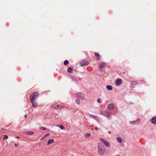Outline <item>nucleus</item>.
I'll list each match as a JSON object with an SVG mask.
<instances>
[{
	"instance_id": "1",
	"label": "nucleus",
	"mask_w": 156,
	"mask_h": 156,
	"mask_svg": "<svg viewBox=\"0 0 156 156\" xmlns=\"http://www.w3.org/2000/svg\"><path fill=\"white\" fill-rule=\"evenodd\" d=\"M98 152L101 155H103L105 152V147L101 144H98Z\"/></svg>"
},
{
	"instance_id": "4",
	"label": "nucleus",
	"mask_w": 156,
	"mask_h": 156,
	"mask_svg": "<svg viewBox=\"0 0 156 156\" xmlns=\"http://www.w3.org/2000/svg\"><path fill=\"white\" fill-rule=\"evenodd\" d=\"M140 120L139 119H138L137 120H136L133 121H129V123L130 124L132 125H137L139 124L140 122Z\"/></svg>"
},
{
	"instance_id": "16",
	"label": "nucleus",
	"mask_w": 156,
	"mask_h": 156,
	"mask_svg": "<svg viewBox=\"0 0 156 156\" xmlns=\"http://www.w3.org/2000/svg\"><path fill=\"white\" fill-rule=\"evenodd\" d=\"M94 54L97 57V60H99L100 58V57L99 55V54L98 53L95 52L94 53Z\"/></svg>"
},
{
	"instance_id": "30",
	"label": "nucleus",
	"mask_w": 156,
	"mask_h": 156,
	"mask_svg": "<svg viewBox=\"0 0 156 156\" xmlns=\"http://www.w3.org/2000/svg\"><path fill=\"white\" fill-rule=\"evenodd\" d=\"M49 133H47V134H46L45 136H44V137H47V136H49Z\"/></svg>"
},
{
	"instance_id": "2",
	"label": "nucleus",
	"mask_w": 156,
	"mask_h": 156,
	"mask_svg": "<svg viewBox=\"0 0 156 156\" xmlns=\"http://www.w3.org/2000/svg\"><path fill=\"white\" fill-rule=\"evenodd\" d=\"M39 93L37 92H35L32 94L30 96V101H34L38 97Z\"/></svg>"
},
{
	"instance_id": "13",
	"label": "nucleus",
	"mask_w": 156,
	"mask_h": 156,
	"mask_svg": "<svg viewBox=\"0 0 156 156\" xmlns=\"http://www.w3.org/2000/svg\"><path fill=\"white\" fill-rule=\"evenodd\" d=\"M32 103V106L34 107H37L38 106L37 103L34 101H30Z\"/></svg>"
},
{
	"instance_id": "11",
	"label": "nucleus",
	"mask_w": 156,
	"mask_h": 156,
	"mask_svg": "<svg viewBox=\"0 0 156 156\" xmlns=\"http://www.w3.org/2000/svg\"><path fill=\"white\" fill-rule=\"evenodd\" d=\"M115 106L113 104H110L108 106V109L111 111L112 110L115 108Z\"/></svg>"
},
{
	"instance_id": "37",
	"label": "nucleus",
	"mask_w": 156,
	"mask_h": 156,
	"mask_svg": "<svg viewBox=\"0 0 156 156\" xmlns=\"http://www.w3.org/2000/svg\"><path fill=\"white\" fill-rule=\"evenodd\" d=\"M16 138H19V136H17L16 137Z\"/></svg>"
},
{
	"instance_id": "29",
	"label": "nucleus",
	"mask_w": 156,
	"mask_h": 156,
	"mask_svg": "<svg viewBox=\"0 0 156 156\" xmlns=\"http://www.w3.org/2000/svg\"><path fill=\"white\" fill-rule=\"evenodd\" d=\"M59 127L61 129H63L64 128V127L62 125H60Z\"/></svg>"
},
{
	"instance_id": "8",
	"label": "nucleus",
	"mask_w": 156,
	"mask_h": 156,
	"mask_svg": "<svg viewBox=\"0 0 156 156\" xmlns=\"http://www.w3.org/2000/svg\"><path fill=\"white\" fill-rule=\"evenodd\" d=\"M89 64L88 61L83 60L80 62V64L81 66H86L87 65Z\"/></svg>"
},
{
	"instance_id": "22",
	"label": "nucleus",
	"mask_w": 156,
	"mask_h": 156,
	"mask_svg": "<svg viewBox=\"0 0 156 156\" xmlns=\"http://www.w3.org/2000/svg\"><path fill=\"white\" fill-rule=\"evenodd\" d=\"M137 84V82L136 81H132L130 83V85L131 86H134Z\"/></svg>"
},
{
	"instance_id": "24",
	"label": "nucleus",
	"mask_w": 156,
	"mask_h": 156,
	"mask_svg": "<svg viewBox=\"0 0 156 156\" xmlns=\"http://www.w3.org/2000/svg\"><path fill=\"white\" fill-rule=\"evenodd\" d=\"M69 63V61L68 60H65L64 62V64L65 65H67Z\"/></svg>"
},
{
	"instance_id": "12",
	"label": "nucleus",
	"mask_w": 156,
	"mask_h": 156,
	"mask_svg": "<svg viewBox=\"0 0 156 156\" xmlns=\"http://www.w3.org/2000/svg\"><path fill=\"white\" fill-rule=\"evenodd\" d=\"M51 107L52 108L56 109H59V108H62V106L59 107V106L58 105H52Z\"/></svg>"
},
{
	"instance_id": "36",
	"label": "nucleus",
	"mask_w": 156,
	"mask_h": 156,
	"mask_svg": "<svg viewBox=\"0 0 156 156\" xmlns=\"http://www.w3.org/2000/svg\"><path fill=\"white\" fill-rule=\"evenodd\" d=\"M95 129H96V130H98V129L97 127H96Z\"/></svg>"
},
{
	"instance_id": "28",
	"label": "nucleus",
	"mask_w": 156,
	"mask_h": 156,
	"mask_svg": "<svg viewBox=\"0 0 156 156\" xmlns=\"http://www.w3.org/2000/svg\"><path fill=\"white\" fill-rule=\"evenodd\" d=\"M40 129H42V130H45L46 129V128H45L44 127H40Z\"/></svg>"
},
{
	"instance_id": "21",
	"label": "nucleus",
	"mask_w": 156,
	"mask_h": 156,
	"mask_svg": "<svg viewBox=\"0 0 156 156\" xmlns=\"http://www.w3.org/2000/svg\"><path fill=\"white\" fill-rule=\"evenodd\" d=\"M116 139L117 141L119 143H121L122 142V140L121 137H117Z\"/></svg>"
},
{
	"instance_id": "15",
	"label": "nucleus",
	"mask_w": 156,
	"mask_h": 156,
	"mask_svg": "<svg viewBox=\"0 0 156 156\" xmlns=\"http://www.w3.org/2000/svg\"><path fill=\"white\" fill-rule=\"evenodd\" d=\"M34 133V132L31 131H27L25 132V133L30 135L33 134Z\"/></svg>"
},
{
	"instance_id": "6",
	"label": "nucleus",
	"mask_w": 156,
	"mask_h": 156,
	"mask_svg": "<svg viewBox=\"0 0 156 156\" xmlns=\"http://www.w3.org/2000/svg\"><path fill=\"white\" fill-rule=\"evenodd\" d=\"M105 65L106 64L104 62H101L100 64L99 67V69L100 70L102 71L104 68Z\"/></svg>"
},
{
	"instance_id": "19",
	"label": "nucleus",
	"mask_w": 156,
	"mask_h": 156,
	"mask_svg": "<svg viewBox=\"0 0 156 156\" xmlns=\"http://www.w3.org/2000/svg\"><path fill=\"white\" fill-rule=\"evenodd\" d=\"M54 142V140L53 139L49 140L48 142V145L51 144Z\"/></svg>"
},
{
	"instance_id": "32",
	"label": "nucleus",
	"mask_w": 156,
	"mask_h": 156,
	"mask_svg": "<svg viewBox=\"0 0 156 156\" xmlns=\"http://www.w3.org/2000/svg\"><path fill=\"white\" fill-rule=\"evenodd\" d=\"M45 137H44H44H43V138H41L40 140H42L43 139H44Z\"/></svg>"
},
{
	"instance_id": "14",
	"label": "nucleus",
	"mask_w": 156,
	"mask_h": 156,
	"mask_svg": "<svg viewBox=\"0 0 156 156\" xmlns=\"http://www.w3.org/2000/svg\"><path fill=\"white\" fill-rule=\"evenodd\" d=\"M151 123L153 124H155L156 123V117H153L152 118Z\"/></svg>"
},
{
	"instance_id": "35",
	"label": "nucleus",
	"mask_w": 156,
	"mask_h": 156,
	"mask_svg": "<svg viewBox=\"0 0 156 156\" xmlns=\"http://www.w3.org/2000/svg\"><path fill=\"white\" fill-rule=\"evenodd\" d=\"M60 126V125H56V126H58V127H59V126Z\"/></svg>"
},
{
	"instance_id": "9",
	"label": "nucleus",
	"mask_w": 156,
	"mask_h": 156,
	"mask_svg": "<svg viewBox=\"0 0 156 156\" xmlns=\"http://www.w3.org/2000/svg\"><path fill=\"white\" fill-rule=\"evenodd\" d=\"M122 83V80L121 79H118L116 80L115 81V85L116 86H118L120 85Z\"/></svg>"
},
{
	"instance_id": "3",
	"label": "nucleus",
	"mask_w": 156,
	"mask_h": 156,
	"mask_svg": "<svg viewBox=\"0 0 156 156\" xmlns=\"http://www.w3.org/2000/svg\"><path fill=\"white\" fill-rule=\"evenodd\" d=\"M100 140L105 144V145L107 147H109L110 146V144L109 142L106 141L103 138H101Z\"/></svg>"
},
{
	"instance_id": "25",
	"label": "nucleus",
	"mask_w": 156,
	"mask_h": 156,
	"mask_svg": "<svg viewBox=\"0 0 156 156\" xmlns=\"http://www.w3.org/2000/svg\"><path fill=\"white\" fill-rule=\"evenodd\" d=\"M90 135V133H87L85 134V136L87 137H89Z\"/></svg>"
},
{
	"instance_id": "27",
	"label": "nucleus",
	"mask_w": 156,
	"mask_h": 156,
	"mask_svg": "<svg viewBox=\"0 0 156 156\" xmlns=\"http://www.w3.org/2000/svg\"><path fill=\"white\" fill-rule=\"evenodd\" d=\"M97 101L98 103H101L102 102L100 98L98 99Z\"/></svg>"
},
{
	"instance_id": "7",
	"label": "nucleus",
	"mask_w": 156,
	"mask_h": 156,
	"mask_svg": "<svg viewBox=\"0 0 156 156\" xmlns=\"http://www.w3.org/2000/svg\"><path fill=\"white\" fill-rule=\"evenodd\" d=\"M89 117L90 118L93 119L95 120L98 122H99V118L98 117L92 115H90Z\"/></svg>"
},
{
	"instance_id": "5",
	"label": "nucleus",
	"mask_w": 156,
	"mask_h": 156,
	"mask_svg": "<svg viewBox=\"0 0 156 156\" xmlns=\"http://www.w3.org/2000/svg\"><path fill=\"white\" fill-rule=\"evenodd\" d=\"M76 96L78 99H80L82 100L84 99V95L82 93H76Z\"/></svg>"
},
{
	"instance_id": "23",
	"label": "nucleus",
	"mask_w": 156,
	"mask_h": 156,
	"mask_svg": "<svg viewBox=\"0 0 156 156\" xmlns=\"http://www.w3.org/2000/svg\"><path fill=\"white\" fill-rule=\"evenodd\" d=\"M76 102L77 104L78 105H80V101L78 98L76 99Z\"/></svg>"
},
{
	"instance_id": "17",
	"label": "nucleus",
	"mask_w": 156,
	"mask_h": 156,
	"mask_svg": "<svg viewBox=\"0 0 156 156\" xmlns=\"http://www.w3.org/2000/svg\"><path fill=\"white\" fill-rule=\"evenodd\" d=\"M105 117L107 118L109 120H111L112 119V117L110 113L109 114H108V115L106 116Z\"/></svg>"
},
{
	"instance_id": "34",
	"label": "nucleus",
	"mask_w": 156,
	"mask_h": 156,
	"mask_svg": "<svg viewBox=\"0 0 156 156\" xmlns=\"http://www.w3.org/2000/svg\"><path fill=\"white\" fill-rule=\"evenodd\" d=\"M27 117V115H24V117L25 118H26Z\"/></svg>"
},
{
	"instance_id": "20",
	"label": "nucleus",
	"mask_w": 156,
	"mask_h": 156,
	"mask_svg": "<svg viewBox=\"0 0 156 156\" xmlns=\"http://www.w3.org/2000/svg\"><path fill=\"white\" fill-rule=\"evenodd\" d=\"M106 88L107 89L109 90H111L112 89V87L110 85H107L106 86Z\"/></svg>"
},
{
	"instance_id": "26",
	"label": "nucleus",
	"mask_w": 156,
	"mask_h": 156,
	"mask_svg": "<svg viewBox=\"0 0 156 156\" xmlns=\"http://www.w3.org/2000/svg\"><path fill=\"white\" fill-rule=\"evenodd\" d=\"M8 137L7 135H5L4 136V138H3V140L7 139L8 138Z\"/></svg>"
},
{
	"instance_id": "10",
	"label": "nucleus",
	"mask_w": 156,
	"mask_h": 156,
	"mask_svg": "<svg viewBox=\"0 0 156 156\" xmlns=\"http://www.w3.org/2000/svg\"><path fill=\"white\" fill-rule=\"evenodd\" d=\"M109 112L107 111H101V113L102 115L104 116L105 117L106 116L109 114Z\"/></svg>"
},
{
	"instance_id": "31",
	"label": "nucleus",
	"mask_w": 156,
	"mask_h": 156,
	"mask_svg": "<svg viewBox=\"0 0 156 156\" xmlns=\"http://www.w3.org/2000/svg\"><path fill=\"white\" fill-rule=\"evenodd\" d=\"M14 146L15 147H17V144H15Z\"/></svg>"
},
{
	"instance_id": "33",
	"label": "nucleus",
	"mask_w": 156,
	"mask_h": 156,
	"mask_svg": "<svg viewBox=\"0 0 156 156\" xmlns=\"http://www.w3.org/2000/svg\"><path fill=\"white\" fill-rule=\"evenodd\" d=\"M114 156H120L119 154H116V155H115Z\"/></svg>"
},
{
	"instance_id": "18",
	"label": "nucleus",
	"mask_w": 156,
	"mask_h": 156,
	"mask_svg": "<svg viewBox=\"0 0 156 156\" xmlns=\"http://www.w3.org/2000/svg\"><path fill=\"white\" fill-rule=\"evenodd\" d=\"M73 70L72 68L70 67H69L67 69V71L70 73H73Z\"/></svg>"
}]
</instances>
